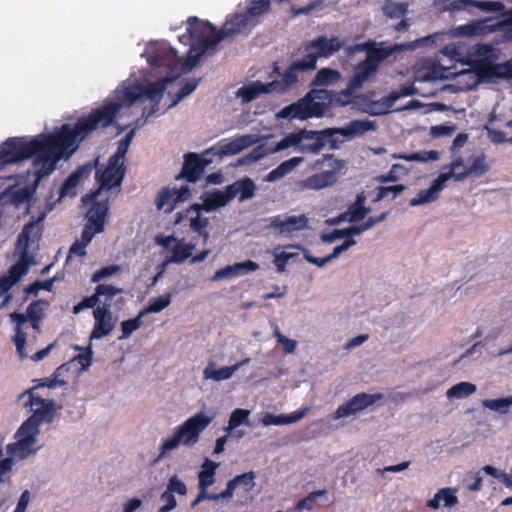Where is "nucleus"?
Wrapping results in <instances>:
<instances>
[{"label": "nucleus", "mask_w": 512, "mask_h": 512, "mask_svg": "<svg viewBox=\"0 0 512 512\" xmlns=\"http://www.w3.org/2000/svg\"><path fill=\"white\" fill-rule=\"evenodd\" d=\"M97 110L90 117L81 119L74 126L63 124L53 133H41L31 139L10 137L0 145V166L14 164L34 157L32 170L33 188L36 189L45 177L52 174L57 163L69 158L90 132L99 125H107L113 117L110 112Z\"/></svg>", "instance_id": "obj_1"}, {"label": "nucleus", "mask_w": 512, "mask_h": 512, "mask_svg": "<svg viewBox=\"0 0 512 512\" xmlns=\"http://www.w3.org/2000/svg\"><path fill=\"white\" fill-rule=\"evenodd\" d=\"M147 55V61L150 66L167 68L171 76L161 78L155 82L149 83L148 85H143L138 82L127 84L123 86L122 90L117 94V98L120 102L104 104L92 110L89 115L80 117L76 123L81 119L90 117L97 110H104V108H106L105 111L110 112L113 116L110 123L107 125L103 124L97 126L90 133L99 128H107L114 123L116 116L122 109L124 103L133 105L138 101L143 102L145 100H150L152 102V107L147 113L146 118L152 116L156 111H158L159 103L163 98L167 85L175 81L181 73L190 71L193 67L188 66V64H186V57H179L177 50L165 41L150 44L147 48Z\"/></svg>", "instance_id": "obj_2"}, {"label": "nucleus", "mask_w": 512, "mask_h": 512, "mask_svg": "<svg viewBox=\"0 0 512 512\" xmlns=\"http://www.w3.org/2000/svg\"><path fill=\"white\" fill-rule=\"evenodd\" d=\"M354 92L355 90L349 85L340 92L327 89H311L304 97L283 107L277 113V117L289 120L319 118L324 116L331 107L355 104V99L359 97Z\"/></svg>", "instance_id": "obj_3"}, {"label": "nucleus", "mask_w": 512, "mask_h": 512, "mask_svg": "<svg viewBox=\"0 0 512 512\" xmlns=\"http://www.w3.org/2000/svg\"><path fill=\"white\" fill-rule=\"evenodd\" d=\"M187 33L179 36V42L190 44L186 56V64L196 67L202 56L214 48L222 40L234 36L230 33L231 23L227 20L220 30L208 21H202L196 16L187 19Z\"/></svg>", "instance_id": "obj_4"}, {"label": "nucleus", "mask_w": 512, "mask_h": 512, "mask_svg": "<svg viewBox=\"0 0 512 512\" xmlns=\"http://www.w3.org/2000/svg\"><path fill=\"white\" fill-rule=\"evenodd\" d=\"M26 393L29 394L27 404L32 411V415L19 428V440L15 444L8 446L9 452L13 454H15V449H19L21 457L31 452V447L36 441L35 436L38 433L39 425L43 422H52L55 413L53 400L36 396L32 390H28Z\"/></svg>", "instance_id": "obj_5"}, {"label": "nucleus", "mask_w": 512, "mask_h": 512, "mask_svg": "<svg viewBox=\"0 0 512 512\" xmlns=\"http://www.w3.org/2000/svg\"><path fill=\"white\" fill-rule=\"evenodd\" d=\"M35 227L34 221H30L23 227L16 243V247L21 254L20 259L9 268L7 274L0 276V295L6 294L4 304L12 299L9 290L28 272L29 266L34 263L33 256L29 254V245Z\"/></svg>", "instance_id": "obj_6"}, {"label": "nucleus", "mask_w": 512, "mask_h": 512, "mask_svg": "<svg viewBox=\"0 0 512 512\" xmlns=\"http://www.w3.org/2000/svg\"><path fill=\"white\" fill-rule=\"evenodd\" d=\"M333 129L326 128L319 131L300 129L287 134L276 145L275 151H282L294 147L304 154H318L327 144L332 148L336 147V140L333 138Z\"/></svg>", "instance_id": "obj_7"}, {"label": "nucleus", "mask_w": 512, "mask_h": 512, "mask_svg": "<svg viewBox=\"0 0 512 512\" xmlns=\"http://www.w3.org/2000/svg\"><path fill=\"white\" fill-rule=\"evenodd\" d=\"M213 417L199 412L178 426L173 435L160 446V457L176 449L180 444L191 447L199 441L200 434L209 426Z\"/></svg>", "instance_id": "obj_8"}, {"label": "nucleus", "mask_w": 512, "mask_h": 512, "mask_svg": "<svg viewBox=\"0 0 512 512\" xmlns=\"http://www.w3.org/2000/svg\"><path fill=\"white\" fill-rule=\"evenodd\" d=\"M309 167L321 171L305 178L302 181V186L310 190H321L331 187L337 182L339 174L345 167V162L337 159L333 154H325Z\"/></svg>", "instance_id": "obj_9"}, {"label": "nucleus", "mask_w": 512, "mask_h": 512, "mask_svg": "<svg viewBox=\"0 0 512 512\" xmlns=\"http://www.w3.org/2000/svg\"><path fill=\"white\" fill-rule=\"evenodd\" d=\"M271 10L270 0H251L244 13H234L227 18L231 23L230 33H250L260 23V18Z\"/></svg>", "instance_id": "obj_10"}, {"label": "nucleus", "mask_w": 512, "mask_h": 512, "mask_svg": "<svg viewBox=\"0 0 512 512\" xmlns=\"http://www.w3.org/2000/svg\"><path fill=\"white\" fill-rule=\"evenodd\" d=\"M312 70H315V58L312 56H303L293 61L283 73H280L278 64L274 63L273 72L277 73L281 79L271 81V88L273 92L285 93L299 81V73Z\"/></svg>", "instance_id": "obj_11"}, {"label": "nucleus", "mask_w": 512, "mask_h": 512, "mask_svg": "<svg viewBox=\"0 0 512 512\" xmlns=\"http://www.w3.org/2000/svg\"><path fill=\"white\" fill-rule=\"evenodd\" d=\"M463 163V159L459 157L453 160L449 165L444 166L443 170L448 169V172L440 173L439 176L433 180L428 189L419 191L417 195L410 200V206H419L436 201L440 196V192L444 189L446 182L452 178L453 171L463 166Z\"/></svg>", "instance_id": "obj_12"}, {"label": "nucleus", "mask_w": 512, "mask_h": 512, "mask_svg": "<svg viewBox=\"0 0 512 512\" xmlns=\"http://www.w3.org/2000/svg\"><path fill=\"white\" fill-rule=\"evenodd\" d=\"M126 167L123 161L114 160L109 157L108 163L104 168H97L96 180L99 182L101 189L110 190L113 187H119L124 179Z\"/></svg>", "instance_id": "obj_13"}, {"label": "nucleus", "mask_w": 512, "mask_h": 512, "mask_svg": "<svg viewBox=\"0 0 512 512\" xmlns=\"http://www.w3.org/2000/svg\"><path fill=\"white\" fill-rule=\"evenodd\" d=\"M383 398L381 393L368 394L365 392L358 393L353 396L350 400L340 405L334 412V419L346 418L361 412L373 405L376 401Z\"/></svg>", "instance_id": "obj_14"}, {"label": "nucleus", "mask_w": 512, "mask_h": 512, "mask_svg": "<svg viewBox=\"0 0 512 512\" xmlns=\"http://www.w3.org/2000/svg\"><path fill=\"white\" fill-rule=\"evenodd\" d=\"M100 194L99 190L91 192L83 198V202H92V205L87 213V224L95 227L96 232H102L104 230L105 221L108 213L107 202L97 201V197Z\"/></svg>", "instance_id": "obj_15"}, {"label": "nucleus", "mask_w": 512, "mask_h": 512, "mask_svg": "<svg viewBox=\"0 0 512 512\" xmlns=\"http://www.w3.org/2000/svg\"><path fill=\"white\" fill-rule=\"evenodd\" d=\"M343 230L344 238L346 240L339 246H336L333 249V252L326 257H316L311 254L305 253V259L317 267H323L336 257H338L342 252L348 250L351 246H354L356 244V241L352 238L353 235H360L358 232L357 225L349 226Z\"/></svg>", "instance_id": "obj_16"}, {"label": "nucleus", "mask_w": 512, "mask_h": 512, "mask_svg": "<svg viewBox=\"0 0 512 512\" xmlns=\"http://www.w3.org/2000/svg\"><path fill=\"white\" fill-rule=\"evenodd\" d=\"M342 47V42L336 38H327L326 36H319L310 42L309 45L306 46V51H309L305 56H312L315 58V64L317 63V59L321 57H330L334 53L338 52Z\"/></svg>", "instance_id": "obj_17"}, {"label": "nucleus", "mask_w": 512, "mask_h": 512, "mask_svg": "<svg viewBox=\"0 0 512 512\" xmlns=\"http://www.w3.org/2000/svg\"><path fill=\"white\" fill-rule=\"evenodd\" d=\"M186 484L176 475L169 478L166 490L160 495V501L164 503L157 512H170L177 507L175 494L184 496L187 494Z\"/></svg>", "instance_id": "obj_18"}, {"label": "nucleus", "mask_w": 512, "mask_h": 512, "mask_svg": "<svg viewBox=\"0 0 512 512\" xmlns=\"http://www.w3.org/2000/svg\"><path fill=\"white\" fill-rule=\"evenodd\" d=\"M207 165L208 161L201 158L198 154L187 153L184 156L181 172L176 179L185 178L188 182L195 183L200 179Z\"/></svg>", "instance_id": "obj_19"}, {"label": "nucleus", "mask_w": 512, "mask_h": 512, "mask_svg": "<svg viewBox=\"0 0 512 512\" xmlns=\"http://www.w3.org/2000/svg\"><path fill=\"white\" fill-rule=\"evenodd\" d=\"M93 316L95 324L90 335L91 339H101L113 331L115 320L112 317L111 311L107 309V306L96 307L93 311Z\"/></svg>", "instance_id": "obj_20"}, {"label": "nucleus", "mask_w": 512, "mask_h": 512, "mask_svg": "<svg viewBox=\"0 0 512 512\" xmlns=\"http://www.w3.org/2000/svg\"><path fill=\"white\" fill-rule=\"evenodd\" d=\"M49 302L44 299H38L29 304L26 313L13 312L10 314L11 321L17 325H23L25 322H41L45 317V308Z\"/></svg>", "instance_id": "obj_21"}, {"label": "nucleus", "mask_w": 512, "mask_h": 512, "mask_svg": "<svg viewBox=\"0 0 512 512\" xmlns=\"http://www.w3.org/2000/svg\"><path fill=\"white\" fill-rule=\"evenodd\" d=\"M349 50L352 51H366L367 56L366 60L370 63L375 64L378 68L379 63L388 57H390L395 51H397V47H378L375 42H366L363 44H356L353 47H350Z\"/></svg>", "instance_id": "obj_22"}, {"label": "nucleus", "mask_w": 512, "mask_h": 512, "mask_svg": "<svg viewBox=\"0 0 512 512\" xmlns=\"http://www.w3.org/2000/svg\"><path fill=\"white\" fill-rule=\"evenodd\" d=\"M258 268L259 265L252 260L238 262L233 265H227L224 268L218 269L212 276L211 280L219 281L226 278H232L235 276L243 275L250 271H256Z\"/></svg>", "instance_id": "obj_23"}, {"label": "nucleus", "mask_w": 512, "mask_h": 512, "mask_svg": "<svg viewBox=\"0 0 512 512\" xmlns=\"http://www.w3.org/2000/svg\"><path fill=\"white\" fill-rule=\"evenodd\" d=\"M308 219L305 215L289 216L286 219H281L280 216L271 218L270 226L278 230L280 233H291L299 231L307 227Z\"/></svg>", "instance_id": "obj_24"}, {"label": "nucleus", "mask_w": 512, "mask_h": 512, "mask_svg": "<svg viewBox=\"0 0 512 512\" xmlns=\"http://www.w3.org/2000/svg\"><path fill=\"white\" fill-rule=\"evenodd\" d=\"M333 137L340 134L347 138L364 135L366 132L374 131L376 124L371 120H352L346 126L341 128H332Z\"/></svg>", "instance_id": "obj_25"}, {"label": "nucleus", "mask_w": 512, "mask_h": 512, "mask_svg": "<svg viewBox=\"0 0 512 512\" xmlns=\"http://www.w3.org/2000/svg\"><path fill=\"white\" fill-rule=\"evenodd\" d=\"M489 165L486 163V157L484 153L475 156L472 159L471 164L465 167L463 171H453L452 177L457 181H463L469 176L481 177L489 171Z\"/></svg>", "instance_id": "obj_26"}, {"label": "nucleus", "mask_w": 512, "mask_h": 512, "mask_svg": "<svg viewBox=\"0 0 512 512\" xmlns=\"http://www.w3.org/2000/svg\"><path fill=\"white\" fill-rule=\"evenodd\" d=\"M272 92L273 90L271 88L270 82L263 83L261 81H254L250 84L240 87L237 90L236 95L237 97H240L242 103L245 104L257 99L262 94H268Z\"/></svg>", "instance_id": "obj_27"}, {"label": "nucleus", "mask_w": 512, "mask_h": 512, "mask_svg": "<svg viewBox=\"0 0 512 512\" xmlns=\"http://www.w3.org/2000/svg\"><path fill=\"white\" fill-rule=\"evenodd\" d=\"M475 7L481 11L495 12L503 14L505 6L500 1H476V0H455L452 2V8L455 10Z\"/></svg>", "instance_id": "obj_28"}, {"label": "nucleus", "mask_w": 512, "mask_h": 512, "mask_svg": "<svg viewBox=\"0 0 512 512\" xmlns=\"http://www.w3.org/2000/svg\"><path fill=\"white\" fill-rule=\"evenodd\" d=\"M252 144L251 137L249 135L240 136L229 142L220 143L219 149L216 152L219 156L235 155L240 153L242 150Z\"/></svg>", "instance_id": "obj_29"}, {"label": "nucleus", "mask_w": 512, "mask_h": 512, "mask_svg": "<svg viewBox=\"0 0 512 512\" xmlns=\"http://www.w3.org/2000/svg\"><path fill=\"white\" fill-rule=\"evenodd\" d=\"M475 71L479 79L503 78L502 63L494 64L489 60L483 59L477 62Z\"/></svg>", "instance_id": "obj_30"}, {"label": "nucleus", "mask_w": 512, "mask_h": 512, "mask_svg": "<svg viewBox=\"0 0 512 512\" xmlns=\"http://www.w3.org/2000/svg\"><path fill=\"white\" fill-rule=\"evenodd\" d=\"M219 464L206 458L202 464V469L199 472V489L207 490L208 487L212 486L215 482L216 469Z\"/></svg>", "instance_id": "obj_31"}, {"label": "nucleus", "mask_w": 512, "mask_h": 512, "mask_svg": "<svg viewBox=\"0 0 512 512\" xmlns=\"http://www.w3.org/2000/svg\"><path fill=\"white\" fill-rule=\"evenodd\" d=\"M95 291L97 292V295L99 297V300L103 297V301L101 307H106L110 310L112 306L113 299L117 296L123 293L122 288L115 287L110 284H98L95 287Z\"/></svg>", "instance_id": "obj_32"}, {"label": "nucleus", "mask_w": 512, "mask_h": 512, "mask_svg": "<svg viewBox=\"0 0 512 512\" xmlns=\"http://www.w3.org/2000/svg\"><path fill=\"white\" fill-rule=\"evenodd\" d=\"M341 78L338 70L332 68L320 69L311 82V86L320 87L336 83Z\"/></svg>", "instance_id": "obj_33"}, {"label": "nucleus", "mask_w": 512, "mask_h": 512, "mask_svg": "<svg viewBox=\"0 0 512 512\" xmlns=\"http://www.w3.org/2000/svg\"><path fill=\"white\" fill-rule=\"evenodd\" d=\"M233 374L234 370L232 366H224L219 369H215V364L213 362H209L203 371L204 379H211L217 382L230 379Z\"/></svg>", "instance_id": "obj_34"}, {"label": "nucleus", "mask_w": 512, "mask_h": 512, "mask_svg": "<svg viewBox=\"0 0 512 512\" xmlns=\"http://www.w3.org/2000/svg\"><path fill=\"white\" fill-rule=\"evenodd\" d=\"M194 249H195V244H193V243L182 244L181 242H178L172 248V256L169 259H167L165 261V263L168 264V263L172 262V263L181 264L192 255V251Z\"/></svg>", "instance_id": "obj_35"}, {"label": "nucleus", "mask_w": 512, "mask_h": 512, "mask_svg": "<svg viewBox=\"0 0 512 512\" xmlns=\"http://www.w3.org/2000/svg\"><path fill=\"white\" fill-rule=\"evenodd\" d=\"M171 293L160 295L156 298H152L148 305L140 312V316H144L148 313H159L167 308L171 303Z\"/></svg>", "instance_id": "obj_36"}, {"label": "nucleus", "mask_w": 512, "mask_h": 512, "mask_svg": "<svg viewBox=\"0 0 512 512\" xmlns=\"http://www.w3.org/2000/svg\"><path fill=\"white\" fill-rule=\"evenodd\" d=\"M370 211L371 209L369 207L351 204L349 205L347 211L338 217V220L335 221V223L339 222L340 220H347L351 223L361 221Z\"/></svg>", "instance_id": "obj_37"}, {"label": "nucleus", "mask_w": 512, "mask_h": 512, "mask_svg": "<svg viewBox=\"0 0 512 512\" xmlns=\"http://www.w3.org/2000/svg\"><path fill=\"white\" fill-rule=\"evenodd\" d=\"M476 391V385L470 382H460L456 385H453L446 392V396L449 399H463Z\"/></svg>", "instance_id": "obj_38"}, {"label": "nucleus", "mask_w": 512, "mask_h": 512, "mask_svg": "<svg viewBox=\"0 0 512 512\" xmlns=\"http://www.w3.org/2000/svg\"><path fill=\"white\" fill-rule=\"evenodd\" d=\"M405 189L406 186L403 184L376 187L375 201L378 202L385 198H390L391 200H394L399 195H401L405 191Z\"/></svg>", "instance_id": "obj_39"}, {"label": "nucleus", "mask_w": 512, "mask_h": 512, "mask_svg": "<svg viewBox=\"0 0 512 512\" xmlns=\"http://www.w3.org/2000/svg\"><path fill=\"white\" fill-rule=\"evenodd\" d=\"M414 92L415 88L413 85H402L398 90L391 91L387 96L383 97L382 102L390 109L398 99L411 96Z\"/></svg>", "instance_id": "obj_40"}, {"label": "nucleus", "mask_w": 512, "mask_h": 512, "mask_svg": "<svg viewBox=\"0 0 512 512\" xmlns=\"http://www.w3.org/2000/svg\"><path fill=\"white\" fill-rule=\"evenodd\" d=\"M440 157V154L436 150L430 151H418L410 154H401L398 156L399 159H403L408 162H428V161H436Z\"/></svg>", "instance_id": "obj_41"}, {"label": "nucleus", "mask_w": 512, "mask_h": 512, "mask_svg": "<svg viewBox=\"0 0 512 512\" xmlns=\"http://www.w3.org/2000/svg\"><path fill=\"white\" fill-rule=\"evenodd\" d=\"M482 405L499 414H506L512 406V395L505 398L486 399L482 402Z\"/></svg>", "instance_id": "obj_42"}, {"label": "nucleus", "mask_w": 512, "mask_h": 512, "mask_svg": "<svg viewBox=\"0 0 512 512\" xmlns=\"http://www.w3.org/2000/svg\"><path fill=\"white\" fill-rule=\"evenodd\" d=\"M495 27H489L483 22H474L459 27L460 34L464 36H480L484 35L487 31H495Z\"/></svg>", "instance_id": "obj_43"}, {"label": "nucleus", "mask_w": 512, "mask_h": 512, "mask_svg": "<svg viewBox=\"0 0 512 512\" xmlns=\"http://www.w3.org/2000/svg\"><path fill=\"white\" fill-rule=\"evenodd\" d=\"M250 411L246 409L237 408L235 409L229 418L228 426L225 428L227 432L239 427L242 424H248V417Z\"/></svg>", "instance_id": "obj_44"}, {"label": "nucleus", "mask_w": 512, "mask_h": 512, "mask_svg": "<svg viewBox=\"0 0 512 512\" xmlns=\"http://www.w3.org/2000/svg\"><path fill=\"white\" fill-rule=\"evenodd\" d=\"M239 182V201L243 202L245 200L251 199L255 195L256 185L254 181L248 177L244 178Z\"/></svg>", "instance_id": "obj_45"}, {"label": "nucleus", "mask_w": 512, "mask_h": 512, "mask_svg": "<svg viewBox=\"0 0 512 512\" xmlns=\"http://www.w3.org/2000/svg\"><path fill=\"white\" fill-rule=\"evenodd\" d=\"M175 198V189H170L168 187H164L160 190L158 193L157 199H156V206L159 210L163 209L167 204L174 203ZM175 204H172L169 208V210H172L174 208Z\"/></svg>", "instance_id": "obj_46"}, {"label": "nucleus", "mask_w": 512, "mask_h": 512, "mask_svg": "<svg viewBox=\"0 0 512 512\" xmlns=\"http://www.w3.org/2000/svg\"><path fill=\"white\" fill-rule=\"evenodd\" d=\"M141 317L139 313L137 317L123 321L121 323L122 335L119 339H126L136 331L142 325Z\"/></svg>", "instance_id": "obj_47"}, {"label": "nucleus", "mask_w": 512, "mask_h": 512, "mask_svg": "<svg viewBox=\"0 0 512 512\" xmlns=\"http://www.w3.org/2000/svg\"><path fill=\"white\" fill-rule=\"evenodd\" d=\"M233 479L236 480L237 486L243 487L245 492L251 491L255 486V473L253 471L237 475Z\"/></svg>", "instance_id": "obj_48"}, {"label": "nucleus", "mask_w": 512, "mask_h": 512, "mask_svg": "<svg viewBox=\"0 0 512 512\" xmlns=\"http://www.w3.org/2000/svg\"><path fill=\"white\" fill-rule=\"evenodd\" d=\"M132 136L133 133L129 132L123 139H121L118 143L116 152L110 157L113 158L114 160L124 162L125 155L128 151L129 145L132 140Z\"/></svg>", "instance_id": "obj_49"}, {"label": "nucleus", "mask_w": 512, "mask_h": 512, "mask_svg": "<svg viewBox=\"0 0 512 512\" xmlns=\"http://www.w3.org/2000/svg\"><path fill=\"white\" fill-rule=\"evenodd\" d=\"M199 80L197 79H191L187 82H185L182 87L177 91L175 94V99L173 101V105L177 104L179 101H181L183 98L191 94L198 86Z\"/></svg>", "instance_id": "obj_50"}, {"label": "nucleus", "mask_w": 512, "mask_h": 512, "mask_svg": "<svg viewBox=\"0 0 512 512\" xmlns=\"http://www.w3.org/2000/svg\"><path fill=\"white\" fill-rule=\"evenodd\" d=\"M101 300H99V297L97 295V292L95 291L94 294H92L89 297H85L82 299L81 302H79L77 305L73 307V313L78 314L84 309L94 308L97 306Z\"/></svg>", "instance_id": "obj_51"}, {"label": "nucleus", "mask_w": 512, "mask_h": 512, "mask_svg": "<svg viewBox=\"0 0 512 512\" xmlns=\"http://www.w3.org/2000/svg\"><path fill=\"white\" fill-rule=\"evenodd\" d=\"M326 493L325 490H318L310 493L307 497L300 500L297 504V508L300 510H312L319 496H323Z\"/></svg>", "instance_id": "obj_52"}, {"label": "nucleus", "mask_w": 512, "mask_h": 512, "mask_svg": "<svg viewBox=\"0 0 512 512\" xmlns=\"http://www.w3.org/2000/svg\"><path fill=\"white\" fill-rule=\"evenodd\" d=\"M119 269L120 268L117 265H109V266L103 267L93 273V275L91 277V282L99 283L104 278L112 276L115 273H117L119 271Z\"/></svg>", "instance_id": "obj_53"}, {"label": "nucleus", "mask_w": 512, "mask_h": 512, "mask_svg": "<svg viewBox=\"0 0 512 512\" xmlns=\"http://www.w3.org/2000/svg\"><path fill=\"white\" fill-rule=\"evenodd\" d=\"M375 64L370 63L368 60H363L355 66V72L366 78L367 80L377 71Z\"/></svg>", "instance_id": "obj_54"}, {"label": "nucleus", "mask_w": 512, "mask_h": 512, "mask_svg": "<svg viewBox=\"0 0 512 512\" xmlns=\"http://www.w3.org/2000/svg\"><path fill=\"white\" fill-rule=\"evenodd\" d=\"M80 184L77 174H70L61 186V196L75 194L74 189Z\"/></svg>", "instance_id": "obj_55"}, {"label": "nucleus", "mask_w": 512, "mask_h": 512, "mask_svg": "<svg viewBox=\"0 0 512 512\" xmlns=\"http://www.w3.org/2000/svg\"><path fill=\"white\" fill-rule=\"evenodd\" d=\"M209 225V219L201 215L190 216L189 227L193 232H203Z\"/></svg>", "instance_id": "obj_56"}, {"label": "nucleus", "mask_w": 512, "mask_h": 512, "mask_svg": "<svg viewBox=\"0 0 512 512\" xmlns=\"http://www.w3.org/2000/svg\"><path fill=\"white\" fill-rule=\"evenodd\" d=\"M456 130L454 125H436L430 128V135L434 138L451 136Z\"/></svg>", "instance_id": "obj_57"}, {"label": "nucleus", "mask_w": 512, "mask_h": 512, "mask_svg": "<svg viewBox=\"0 0 512 512\" xmlns=\"http://www.w3.org/2000/svg\"><path fill=\"white\" fill-rule=\"evenodd\" d=\"M323 0H314L312 1L311 3H309L308 5L304 6V7H292V14L294 17H297V16H300V15H308L310 14L313 10L323 6Z\"/></svg>", "instance_id": "obj_58"}, {"label": "nucleus", "mask_w": 512, "mask_h": 512, "mask_svg": "<svg viewBox=\"0 0 512 512\" xmlns=\"http://www.w3.org/2000/svg\"><path fill=\"white\" fill-rule=\"evenodd\" d=\"M439 491L445 507H452L458 503V498L455 495L456 490L454 488H442Z\"/></svg>", "instance_id": "obj_59"}, {"label": "nucleus", "mask_w": 512, "mask_h": 512, "mask_svg": "<svg viewBox=\"0 0 512 512\" xmlns=\"http://www.w3.org/2000/svg\"><path fill=\"white\" fill-rule=\"evenodd\" d=\"M274 256H275L274 264L276 266V269L278 272L282 273L285 271L288 261L292 257H294L295 254L288 253V252H280V253H275Z\"/></svg>", "instance_id": "obj_60"}, {"label": "nucleus", "mask_w": 512, "mask_h": 512, "mask_svg": "<svg viewBox=\"0 0 512 512\" xmlns=\"http://www.w3.org/2000/svg\"><path fill=\"white\" fill-rule=\"evenodd\" d=\"M92 349L88 346L83 353H80L74 357V361H77L82 370H87L92 364Z\"/></svg>", "instance_id": "obj_61"}, {"label": "nucleus", "mask_w": 512, "mask_h": 512, "mask_svg": "<svg viewBox=\"0 0 512 512\" xmlns=\"http://www.w3.org/2000/svg\"><path fill=\"white\" fill-rule=\"evenodd\" d=\"M275 335L277 336V342L283 345L285 353L290 354L295 351L297 346V342L295 340L287 338L278 330H276Z\"/></svg>", "instance_id": "obj_62"}, {"label": "nucleus", "mask_w": 512, "mask_h": 512, "mask_svg": "<svg viewBox=\"0 0 512 512\" xmlns=\"http://www.w3.org/2000/svg\"><path fill=\"white\" fill-rule=\"evenodd\" d=\"M205 196L211 205L214 206L215 210L227 204V199H224V195L221 190L214 191L210 194H206Z\"/></svg>", "instance_id": "obj_63"}, {"label": "nucleus", "mask_w": 512, "mask_h": 512, "mask_svg": "<svg viewBox=\"0 0 512 512\" xmlns=\"http://www.w3.org/2000/svg\"><path fill=\"white\" fill-rule=\"evenodd\" d=\"M262 422L265 426L284 425V424H286V418H285V415H274V414L267 413L263 417Z\"/></svg>", "instance_id": "obj_64"}]
</instances>
